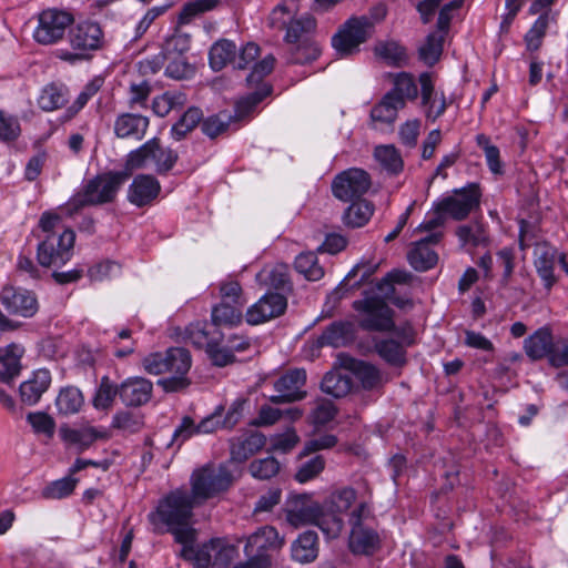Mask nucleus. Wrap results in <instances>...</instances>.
Returning a JSON list of instances; mask_svg holds the SVG:
<instances>
[{"mask_svg": "<svg viewBox=\"0 0 568 568\" xmlns=\"http://www.w3.org/2000/svg\"><path fill=\"white\" fill-rule=\"evenodd\" d=\"M219 428L223 427V420L221 413H214L199 423L196 427L193 425V420L189 417L183 418L182 424L174 432V438L186 440L192 434H210Z\"/></svg>", "mask_w": 568, "mask_h": 568, "instance_id": "nucleus-31", "label": "nucleus"}, {"mask_svg": "<svg viewBox=\"0 0 568 568\" xmlns=\"http://www.w3.org/2000/svg\"><path fill=\"white\" fill-rule=\"evenodd\" d=\"M192 365L191 354L183 347H170V361L168 372L172 374L158 381V385L166 393H176L186 389L191 385L187 373Z\"/></svg>", "mask_w": 568, "mask_h": 568, "instance_id": "nucleus-15", "label": "nucleus"}, {"mask_svg": "<svg viewBox=\"0 0 568 568\" xmlns=\"http://www.w3.org/2000/svg\"><path fill=\"white\" fill-rule=\"evenodd\" d=\"M250 473L257 479H270L274 477L280 470V463L274 457H266L253 460L250 464Z\"/></svg>", "mask_w": 568, "mask_h": 568, "instance_id": "nucleus-59", "label": "nucleus"}, {"mask_svg": "<svg viewBox=\"0 0 568 568\" xmlns=\"http://www.w3.org/2000/svg\"><path fill=\"white\" fill-rule=\"evenodd\" d=\"M325 467V460L322 456L316 455L303 463L295 474V479L301 483H307L317 477Z\"/></svg>", "mask_w": 568, "mask_h": 568, "instance_id": "nucleus-63", "label": "nucleus"}, {"mask_svg": "<svg viewBox=\"0 0 568 568\" xmlns=\"http://www.w3.org/2000/svg\"><path fill=\"white\" fill-rule=\"evenodd\" d=\"M200 506L191 493L180 487L171 490L160 499L155 510L148 516L153 531L162 534L165 530L173 535L174 530L192 527L193 509Z\"/></svg>", "mask_w": 568, "mask_h": 568, "instance_id": "nucleus-1", "label": "nucleus"}, {"mask_svg": "<svg viewBox=\"0 0 568 568\" xmlns=\"http://www.w3.org/2000/svg\"><path fill=\"white\" fill-rule=\"evenodd\" d=\"M320 53L321 49L315 41H303L292 49L288 60L294 64H305L316 60Z\"/></svg>", "mask_w": 568, "mask_h": 568, "instance_id": "nucleus-57", "label": "nucleus"}, {"mask_svg": "<svg viewBox=\"0 0 568 568\" xmlns=\"http://www.w3.org/2000/svg\"><path fill=\"white\" fill-rule=\"evenodd\" d=\"M243 306L221 301L214 305L211 311V325L220 329V327H234L243 320Z\"/></svg>", "mask_w": 568, "mask_h": 568, "instance_id": "nucleus-35", "label": "nucleus"}, {"mask_svg": "<svg viewBox=\"0 0 568 568\" xmlns=\"http://www.w3.org/2000/svg\"><path fill=\"white\" fill-rule=\"evenodd\" d=\"M343 214L345 225L349 227H362L371 219L374 206L366 200H354Z\"/></svg>", "mask_w": 568, "mask_h": 568, "instance_id": "nucleus-42", "label": "nucleus"}, {"mask_svg": "<svg viewBox=\"0 0 568 568\" xmlns=\"http://www.w3.org/2000/svg\"><path fill=\"white\" fill-rule=\"evenodd\" d=\"M356 496V490L352 487H342L333 490L323 505L325 513L336 514L343 519L342 514L351 508Z\"/></svg>", "mask_w": 568, "mask_h": 568, "instance_id": "nucleus-40", "label": "nucleus"}, {"mask_svg": "<svg viewBox=\"0 0 568 568\" xmlns=\"http://www.w3.org/2000/svg\"><path fill=\"white\" fill-rule=\"evenodd\" d=\"M390 92H395L405 101V99H415L418 90L413 75L407 72H400L395 75L394 89Z\"/></svg>", "mask_w": 568, "mask_h": 568, "instance_id": "nucleus-64", "label": "nucleus"}, {"mask_svg": "<svg viewBox=\"0 0 568 568\" xmlns=\"http://www.w3.org/2000/svg\"><path fill=\"white\" fill-rule=\"evenodd\" d=\"M405 101L395 92H388L384 95L382 101L376 104L371 111L373 122L393 124L397 118V112L403 109Z\"/></svg>", "mask_w": 568, "mask_h": 568, "instance_id": "nucleus-36", "label": "nucleus"}, {"mask_svg": "<svg viewBox=\"0 0 568 568\" xmlns=\"http://www.w3.org/2000/svg\"><path fill=\"white\" fill-rule=\"evenodd\" d=\"M344 366L356 377L363 388L374 389L381 386L382 377L375 366L352 357L345 359Z\"/></svg>", "mask_w": 568, "mask_h": 568, "instance_id": "nucleus-32", "label": "nucleus"}, {"mask_svg": "<svg viewBox=\"0 0 568 568\" xmlns=\"http://www.w3.org/2000/svg\"><path fill=\"white\" fill-rule=\"evenodd\" d=\"M355 311L363 317L359 326L366 331H389L394 327L393 311L383 298L369 296L353 303Z\"/></svg>", "mask_w": 568, "mask_h": 568, "instance_id": "nucleus-14", "label": "nucleus"}, {"mask_svg": "<svg viewBox=\"0 0 568 568\" xmlns=\"http://www.w3.org/2000/svg\"><path fill=\"white\" fill-rule=\"evenodd\" d=\"M548 22V14H540L534 22L532 27L528 30V32L525 36V41L528 50L536 51L539 49L541 40L546 34Z\"/></svg>", "mask_w": 568, "mask_h": 568, "instance_id": "nucleus-60", "label": "nucleus"}, {"mask_svg": "<svg viewBox=\"0 0 568 568\" xmlns=\"http://www.w3.org/2000/svg\"><path fill=\"white\" fill-rule=\"evenodd\" d=\"M83 395L77 387L70 386L63 388L57 399L55 406L60 414L71 415L80 410L83 405Z\"/></svg>", "mask_w": 568, "mask_h": 568, "instance_id": "nucleus-47", "label": "nucleus"}, {"mask_svg": "<svg viewBox=\"0 0 568 568\" xmlns=\"http://www.w3.org/2000/svg\"><path fill=\"white\" fill-rule=\"evenodd\" d=\"M73 21V16L67 11L43 10L38 16V26L33 31V38L43 45L54 44L63 39L67 29L71 27Z\"/></svg>", "mask_w": 568, "mask_h": 568, "instance_id": "nucleus-12", "label": "nucleus"}, {"mask_svg": "<svg viewBox=\"0 0 568 568\" xmlns=\"http://www.w3.org/2000/svg\"><path fill=\"white\" fill-rule=\"evenodd\" d=\"M376 161L388 172L398 173L403 169V160L394 145H378L375 148Z\"/></svg>", "mask_w": 568, "mask_h": 568, "instance_id": "nucleus-52", "label": "nucleus"}, {"mask_svg": "<svg viewBox=\"0 0 568 568\" xmlns=\"http://www.w3.org/2000/svg\"><path fill=\"white\" fill-rule=\"evenodd\" d=\"M234 476L224 464H206L193 470L190 476L191 495L201 506L206 500L229 490Z\"/></svg>", "mask_w": 568, "mask_h": 568, "instance_id": "nucleus-4", "label": "nucleus"}, {"mask_svg": "<svg viewBox=\"0 0 568 568\" xmlns=\"http://www.w3.org/2000/svg\"><path fill=\"white\" fill-rule=\"evenodd\" d=\"M306 383V371L303 368H293L286 371L274 382V389L277 395L271 396L273 404H286L302 400L307 393L303 389Z\"/></svg>", "mask_w": 568, "mask_h": 568, "instance_id": "nucleus-17", "label": "nucleus"}, {"mask_svg": "<svg viewBox=\"0 0 568 568\" xmlns=\"http://www.w3.org/2000/svg\"><path fill=\"white\" fill-rule=\"evenodd\" d=\"M103 82L104 81L101 77H95L84 85L83 90L80 92L75 101L65 111L68 120L72 119L79 111H81L85 106L88 101L99 92V90L103 85Z\"/></svg>", "mask_w": 568, "mask_h": 568, "instance_id": "nucleus-53", "label": "nucleus"}, {"mask_svg": "<svg viewBox=\"0 0 568 568\" xmlns=\"http://www.w3.org/2000/svg\"><path fill=\"white\" fill-rule=\"evenodd\" d=\"M377 354L392 365H402L405 362V352L394 339H381L375 343Z\"/></svg>", "mask_w": 568, "mask_h": 568, "instance_id": "nucleus-54", "label": "nucleus"}, {"mask_svg": "<svg viewBox=\"0 0 568 568\" xmlns=\"http://www.w3.org/2000/svg\"><path fill=\"white\" fill-rule=\"evenodd\" d=\"M448 219H450L449 214L442 212L438 209V201H435L432 205V217L428 219V245H435L442 241Z\"/></svg>", "mask_w": 568, "mask_h": 568, "instance_id": "nucleus-51", "label": "nucleus"}, {"mask_svg": "<svg viewBox=\"0 0 568 568\" xmlns=\"http://www.w3.org/2000/svg\"><path fill=\"white\" fill-rule=\"evenodd\" d=\"M74 241L75 233L72 230L45 235L38 245V262L44 267L64 265L72 256Z\"/></svg>", "mask_w": 568, "mask_h": 568, "instance_id": "nucleus-9", "label": "nucleus"}, {"mask_svg": "<svg viewBox=\"0 0 568 568\" xmlns=\"http://www.w3.org/2000/svg\"><path fill=\"white\" fill-rule=\"evenodd\" d=\"M68 40L70 47L75 52H68L64 59L73 61L85 59L90 55V52L100 50L104 43V33L98 22L81 21L77 24H71Z\"/></svg>", "mask_w": 568, "mask_h": 568, "instance_id": "nucleus-7", "label": "nucleus"}, {"mask_svg": "<svg viewBox=\"0 0 568 568\" xmlns=\"http://www.w3.org/2000/svg\"><path fill=\"white\" fill-rule=\"evenodd\" d=\"M152 394L153 384L144 377H129L120 384V399L126 407H140L148 404Z\"/></svg>", "mask_w": 568, "mask_h": 568, "instance_id": "nucleus-20", "label": "nucleus"}, {"mask_svg": "<svg viewBox=\"0 0 568 568\" xmlns=\"http://www.w3.org/2000/svg\"><path fill=\"white\" fill-rule=\"evenodd\" d=\"M295 270L308 281H318L324 276V268L318 264L314 252H303L294 261Z\"/></svg>", "mask_w": 568, "mask_h": 568, "instance_id": "nucleus-46", "label": "nucleus"}, {"mask_svg": "<svg viewBox=\"0 0 568 568\" xmlns=\"http://www.w3.org/2000/svg\"><path fill=\"white\" fill-rule=\"evenodd\" d=\"M283 545L277 530L272 526H263L246 539L244 551L248 557L246 565L240 568H268L270 557L265 554L271 549H278Z\"/></svg>", "mask_w": 568, "mask_h": 568, "instance_id": "nucleus-8", "label": "nucleus"}, {"mask_svg": "<svg viewBox=\"0 0 568 568\" xmlns=\"http://www.w3.org/2000/svg\"><path fill=\"white\" fill-rule=\"evenodd\" d=\"M77 484L78 479L72 476L54 480L43 488L42 497L45 499L65 498L73 493Z\"/></svg>", "mask_w": 568, "mask_h": 568, "instance_id": "nucleus-55", "label": "nucleus"}, {"mask_svg": "<svg viewBox=\"0 0 568 568\" xmlns=\"http://www.w3.org/2000/svg\"><path fill=\"white\" fill-rule=\"evenodd\" d=\"M287 308V297L278 292L265 293L245 313V321L250 325H260L280 317Z\"/></svg>", "mask_w": 568, "mask_h": 568, "instance_id": "nucleus-18", "label": "nucleus"}, {"mask_svg": "<svg viewBox=\"0 0 568 568\" xmlns=\"http://www.w3.org/2000/svg\"><path fill=\"white\" fill-rule=\"evenodd\" d=\"M317 556L318 537L315 531H304L292 545V557L295 561L308 564L314 561Z\"/></svg>", "mask_w": 568, "mask_h": 568, "instance_id": "nucleus-37", "label": "nucleus"}, {"mask_svg": "<svg viewBox=\"0 0 568 568\" xmlns=\"http://www.w3.org/2000/svg\"><path fill=\"white\" fill-rule=\"evenodd\" d=\"M179 160L175 150L164 146L159 138H152L132 150L125 160L126 171L153 166L158 174L170 172Z\"/></svg>", "mask_w": 568, "mask_h": 568, "instance_id": "nucleus-5", "label": "nucleus"}, {"mask_svg": "<svg viewBox=\"0 0 568 568\" xmlns=\"http://www.w3.org/2000/svg\"><path fill=\"white\" fill-rule=\"evenodd\" d=\"M51 374L48 369H38L32 376L20 385L21 400L27 405H34L49 388Z\"/></svg>", "mask_w": 568, "mask_h": 568, "instance_id": "nucleus-28", "label": "nucleus"}, {"mask_svg": "<svg viewBox=\"0 0 568 568\" xmlns=\"http://www.w3.org/2000/svg\"><path fill=\"white\" fill-rule=\"evenodd\" d=\"M0 303L10 315L24 318L32 317L39 308L37 297L32 292L13 286L2 288Z\"/></svg>", "mask_w": 568, "mask_h": 568, "instance_id": "nucleus-19", "label": "nucleus"}, {"mask_svg": "<svg viewBox=\"0 0 568 568\" xmlns=\"http://www.w3.org/2000/svg\"><path fill=\"white\" fill-rule=\"evenodd\" d=\"M524 351L531 361H540L557 355L559 351L555 347L554 335L549 327L544 326L535 331L524 341Z\"/></svg>", "mask_w": 568, "mask_h": 568, "instance_id": "nucleus-21", "label": "nucleus"}, {"mask_svg": "<svg viewBox=\"0 0 568 568\" xmlns=\"http://www.w3.org/2000/svg\"><path fill=\"white\" fill-rule=\"evenodd\" d=\"M378 534L365 525L352 527L349 536V549L356 555H372L379 548Z\"/></svg>", "mask_w": 568, "mask_h": 568, "instance_id": "nucleus-26", "label": "nucleus"}, {"mask_svg": "<svg viewBox=\"0 0 568 568\" xmlns=\"http://www.w3.org/2000/svg\"><path fill=\"white\" fill-rule=\"evenodd\" d=\"M481 195L480 185L471 182L438 200V209L447 212L454 221H464L473 211L479 209Z\"/></svg>", "mask_w": 568, "mask_h": 568, "instance_id": "nucleus-10", "label": "nucleus"}, {"mask_svg": "<svg viewBox=\"0 0 568 568\" xmlns=\"http://www.w3.org/2000/svg\"><path fill=\"white\" fill-rule=\"evenodd\" d=\"M559 253L555 247L542 246L536 252L534 265L544 287L550 291L557 282L555 276V264L558 261Z\"/></svg>", "mask_w": 568, "mask_h": 568, "instance_id": "nucleus-25", "label": "nucleus"}, {"mask_svg": "<svg viewBox=\"0 0 568 568\" xmlns=\"http://www.w3.org/2000/svg\"><path fill=\"white\" fill-rule=\"evenodd\" d=\"M352 386L351 375L338 369L326 373L321 383V389L336 398L346 396Z\"/></svg>", "mask_w": 568, "mask_h": 568, "instance_id": "nucleus-38", "label": "nucleus"}, {"mask_svg": "<svg viewBox=\"0 0 568 568\" xmlns=\"http://www.w3.org/2000/svg\"><path fill=\"white\" fill-rule=\"evenodd\" d=\"M355 338L354 324L347 321L332 323L321 335L320 344L341 347L352 343Z\"/></svg>", "mask_w": 568, "mask_h": 568, "instance_id": "nucleus-34", "label": "nucleus"}, {"mask_svg": "<svg viewBox=\"0 0 568 568\" xmlns=\"http://www.w3.org/2000/svg\"><path fill=\"white\" fill-rule=\"evenodd\" d=\"M185 339L197 348L205 351L217 339H223V334L207 322H194L185 328Z\"/></svg>", "mask_w": 568, "mask_h": 568, "instance_id": "nucleus-30", "label": "nucleus"}, {"mask_svg": "<svg viewBox=\"0 0 568 568\" xmlns=\"http://www.w3.org/2000/svg\"><path fill=\"white\" fill-rule=\"evenodd\" d=\"M371 178L362 169H348L339 173L332 183L333 194L349 202L361 199L371 187Z\"/></svg>", "mask_w": 568, "mask_h": 568, "instance_id": "nucleus-16", "label": "nucleus"}, {"mask_svg": "<svg viewBox=\"0 0 568 568\" xmlns=\"http://www.w3.org/2000/svg\"><path fill=\"white\" fill-rule=\"evenodd\" d=\"M413 274L405 270H393L377 284V290L389 298L394 293V284H407L413 280Z\"/></svg>", "mask_w": 568, "mask_h": 568, "instance_id": "nucleus-58", "label": "nucleus"}, {"mask_svg": "<svg viewBox=\"0 0 568 568\" xmlns=\"http://www.w3.org/2000/svg\"><path fill=\"white\" fill-rule=\"evenodd\" d=\"M316 28V21L312 16L304 14L300 18L293 17L286 27L285 41L296 43L298 41H308L307 36Z\"/></svg>", "mask_w": 568, "mask_h": 568, "instance_id": "nucleus-43", "label": "nucleus"}, {"mask_svg": "<svg viewBox=\"0 0 568 568\" xmlns=\"http://www.w3.org/2000/svg\"><path fill=\"white\" fill-rule=\"evenodd\" d=\"M149 125L148 116L125 112L115 118L113 132L119 139L141 141L145 136Z\"/></svg>", "mask_w": 568, "mask_h": 568, "instance_id": "nucleus-23", "label": "nucleus"}, {"mask_svg": "<svg viewBox=\"0 0 568 568\" xmlns=\"http://www.w3.org/2000/svg\"><path fill=\"white\" fill-rule=\"evenodd\" d=\"M459 246L465 250L486 247L490 243L488 227L479 220L460 224L455 230Z\"/></svg>", "mask_w": 568, "mask_h": 568, "instance_id": "nucleus-24", "label": "nucleus"}, {"mask_svg": "<svg viewBox=\"0 0 568 568\" xmlns=\"http://www.w3.org/2000/svg\"><path fill=\"white\" fill-rule=\"evenodd\" d=\"M61 435L67 443L77 446L80 450L89 448L98 439H106L109 437L108 430L92 426L79 429L63 428L61 429Z\"/></svg>", "mask_w": 568, "mask_h": 568, "instance_id": "nucleus-33", "label": "nucleus"}, {"mask_svg": "<svg viewBox=\"0 0 568 568\" xmlns=\"http://www.w3.org/2000/svg\"><path fill=\"white\" fill-rule=\"evenodd\" d=\"M219 0H196L184 4L179 14V23L186 24L200 13L214 9Z\"/></svg>", "mask_w": 568, "mask_h": 568, "instance_id": "nucleus-62", "label": "nucleus"}, {"mask_svg": "<svg viewBox=\"0 0 568 568\" xmlns=\"http://www.w3.org/2000/svg\"><path fill=\"white\" fill-rule=\"evenodd\" d=\"M265 276L263 282L270 287L276 290L278 293H286L292 291V282L290 278L288 266L278 264L270 271H264L258 276Z\"/></svg>", "mask_w": 568, "mask_h": 568, "instance_id": "nucleus-48", "label": "nucleus"}, {"mask_svg": "<svg viewBox=\"0 0 568 568\" xmlns=\"http://www.w3.org/2000/svg\"><path fill=\"white\" fill-rule=\"evenodd\" d=\"M266 438L261 433H251L231 440V460L236 463L245 462L250 456L264 447Z\"/></svg>", "mask_w": 568, "mask_h": 568, "instance_id": "nucleus-29", "label": "nucleus"}, {"mask_svg": "<svg viewBox=\"0 0 568 568\" xmlns=\"http://www.w3.org/2000/svg\"><path fill=\"white\" fill-rule=\"evenodd\" d=\"M186 103V95L181 91H166L152 101V110L160 118L166 116L172 110L181 109Z\"/></svg>", "mask_w": 568, "mask_h": 568, "instance_id": "nucleus-44", "label": "nucleus"}, {"mask_svg": "<svg viewBox=\"0 0 568 568\" xmlns=\"http://www.w3.org/2000/svg\"><path fill=\"white\" fill-rule=\"evenodd\" d=\"M161 191L160 182L150 174L136 175L128 190V200L138 207L151 204Z\"/></svg>", "mask_w": 568, "mask_h": 568, "instance_id": "nucleus-22", "label": "nucleus"}, {"mask_svg": "<svg viewBox=\"0 0 568 568\" xmlns=\"http://www.w3.org/2000/svg\"><path fill=\"white\" fill-rule=\"evenodd\" d=\"M286 521L294 528L315 525L331 539L337 538L344 527V519L333 513H325L323 505L310 495H295L285 507Z\"/></svg>", "mask_w": 568, "mask_h": 568, "instance_id": "nucleus-2", "label": "nucleus"}, {"mask_svg": "<svg viewBox=\"0 0 568 568\" xmlns=\"http://www.w3.org/2000/svg\"><path fill=\"white\" fill-rule=\"evenodd\" d=\"M69 100V90L65 85L51 83L45 85L38 99V104L43 111H54Z\"/></svg>", "mask_w": 568, "mask_h": 568, "instance_id": "nucleus-41", "label": "nucleus"}, {"mask_svg": "<svg viewBox=\"0 0 568 568\" xmlns=\"http://www.w3.org/2000/svg\"><path fill=\"white\" fill-rule=\"evenodd\" d=\"M23 354L24 348L16 343L0 347V382L9 384L20 374Z\"/></svg>", "mask_w": 568, "mask_h": 568, "instance_id": "nucleus-27", "label": "nucleus"}, {"mask_svg": "<svg viewBox=\"0 0 568 568\" xmlns=\"http://www.w3.org/2000/svg\"><path fill=\"white\" fill-rule=\"evenodd\" d=\"M375 54L393 67H403L407 62L404 47L396 41H384L375 45Z\"/></svg>", "mask_w": 568, "mask_h": 568, "instance_id": "nucleus-45", "label": "nucleus"}, {"mask_svg": "<svg viewBox=\"0 0 568 568\" xmlns=\"http://www.w3.org/2000/svg\"><path fill=\"white\" fill-rule=\"evenodd\" d=\"M373 27L374 23L365 16L351 18L333 36L332 45L341 55L353 54L369 38Z\"/></svg>", "mask_w": 568, "mask_h": 568, "instance_id": "nucleus-11", "label": "nucleus"}, {"mask_svg": "<svg viewBox=\"0 0 568 568\" xmlns=\"http://www.w3.org/2000/svg\"><path fill=\"white\" fill-rule=\"evenodd\" d=\"M464 1L445 0V3L440 7L435 29L428 33V67L440 60L449 36L450 22L463 7ZM443 2L444 0H428V18Z\"/></svg>", "mask_w": 568, "mask_h": 568, "instance_id": "nucleus-6", "label": "nucleus"}, {"mask_svg": "<svg viewBox=\"0 0 568 568\" xmlns=\"http://www.w3.org/2000/svg\"><path fill=\"white\" fill-rule=\"evenodd\" d=\"M191 44V37L187 33L175 30L174 33L168 37L162 45V52L168 58L183 57L189 51Z\"/></svg>", "mask_w": 568, "mask_h": 568, "instance_id": "nucleus-56", "label": "nucleus"}, {"mask_svg": "<svg viewBox=\"0 0 568 568\" xmlns=\"http://www.w3.org/2000/svg\"><path fill=\"white\" fill-rule=\"evenodd\" d=\"M176 542L182 545L180 556L193 564L194 568H209L213 566V550L219 547V539H211L201 546H194L196 530L193 527H185L173 531Z\"/></svg>", "mask_w": 568, "mask_h": 568, "instance_id": "nucleus-13", "label": "nucleus"}, {"mask_svg": "<svg viewBox=\"0 0 568 568\" xmlns=\"http://www.w3.org/2000/svg\"><path fill=\"white\" fill-rule=\"evenodd\" d=\"M129 176L130 173L126 171H111L89 180L82 192L71 199L69 203L71 210L78 211L84 206L112 202Z\"/></svg>", "mask_w": 568, "mask_h": 568, "instance_id": "nucleus-3", "label": "nucleus"}, {"mask_svg": "<svg viewBox=\"0 0 568 568\" xmlns=\"http://www.w3.org/2000/svg\"><path fill=\"white\" fill-rule=\"evenodd\" d=\"M116 395L120 397V385L114 384L109 376H103L93 397V406L97 409H110Z\"/></svg>", "mask_w": 568, "mask_h": 568, "instance_id": "nucleus-49", "label": "nucleus"}, {"mask_svg": "<svg viewBox=\"0 0 568 568\" xmlns=\"http://www.w3.org/2000/svg\"><path fill=\"white\" fill-rule=\"evenodd\" d=\"M271 93V87L263 84L258 90L250 93L236 104V115L243 118L247 115L258 103H261Z\"/></svg>", "mask_w": 568, "mask_h": 568, "instance_id": "nucleus-61", "label": "nucleus"}, {"mask_svg": "<svg viewBox=\"0 0 568 568\" xmlns=\"http://www.w3.org/2000/svg\"><path fill=\"white\" fill-rule=\"evenodd\" d=\"M237 48L234 42L223 39L216 41L210 49L209 60L210 65L214 71H220L227 65V63H235Z\"/></svg>", "mask_w": 568, "mask_h": 568, "instance_id": "nucleus-39", "label": "nucleus"}, {"mask_svg": "<svg viewBox=\"0 0 568 568\" xmlns=\"http://www.w3.org/2000/svg\"><path fill=\"white\" fill-rule=\"evenodd\" d=\"M203 118V112L199 108H190L181 119L173 124L171 135L174 140L180 141L190 133Z\"/></svg>", "mask_w": 568, "mask_h": 568, "instance_id": "nucleus-50", "label": "nucleus"}]
</instances>
